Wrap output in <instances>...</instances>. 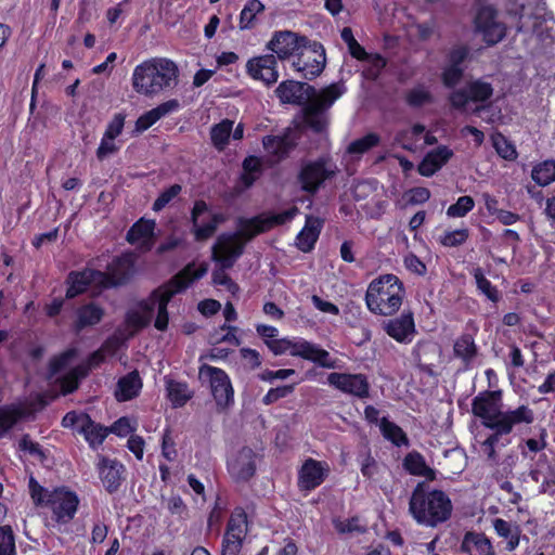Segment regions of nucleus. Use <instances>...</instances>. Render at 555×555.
<instances>
[{
	"instance_id": "1",
	"label": "nucleus",
	"mask_w": 555,
	"mask_h": 555,
	"mask_svg": "<svg viewBox=\"0 0 555 555\" xmlns=\"http://www.w3.org/2000/svg\"><path fill=\"white\" fill-rule=\"evenodd\" d=\"M344 93L343 86L333 83L320 91L314 87L295 80H285L275 89L283 104L302 106V119L306 127L322 132L328 124V109Z\"/></svg>"
},
{
	"instance_id": "2",
	"label": "nucleus",
	"mask_w": 555,
	"mask_h": 555,
	"mask_svg": "<svg viewBox=\"0 0 555 555\" xmlns=\"http://www.w3.org/2000/svg\"><path fill=\"white\" fill-rule=\"evenodd\" d=\"M452 509L450 498L441 490H430L426 481L416 485L409 502V512L415 521L430 528L447 521Z\"/></svg>"
},
{
	"instance_id": "3",
	"label": "nucleus",
	"mask_w": 555,
	"mask_h": 555,
	"mask_svg": "<svg viewBox=\"0 0 555 555\" xmlns=\"http://www.w3.org/2000/svg\"><path fill=\"white\" fill-rule=\"evenodd\" d=\"M472 412L481 420L483 426L500 425L503 429H505L507 421L531 424L534 420L533 411L527 405H520L512 411H503L501 390H486L478 393L473 399Z\"/></svg>"
},
{
	"instance_id": "4",
	"label": "nucleus",
	"mask_w": 555,
	"mask_h": 555,
	"mask_svg": "<svg viewBox=\"0 0 555 555\" xmlns=\"http://www.w3.org/2000/svg\"><path fill=\"white\" fill-rule=\"evenodd\" d=\"M179 69L177 64L168 59H152L134 68L132 77L133 89L144 95H154L178 83Z\"/></svg>"
},
{
	"instance_id": "5",
	"label": "nucleus",
	"mask_w": 555,
	"mask_h": 555,
	"mask_svg": "<svg viewBox=\"0 0 555 555\" xmlns=\"http://www.w3.org/2000/svg\"><path fill=\"white\" fill-rule=\"evenodd\" d=\"M207 263H201L197 268H195L194 263H189L167 283L152 292L149 298V304L153 305V309L157 305V317L154 326L158 331H165L168 326L167 306L171 298L176 294L184 291L191 282L204 276L207 273Z\"/></svg>"
},
{
	"instance_id": "6",
	"label": "nucleus",
	"mask_w": 555,
	"mask_h": 555,
	"mask_svg": "<svg viewBox=\"0 0 555 555\" xmlns=\"http://www.w3.org/2000/svg\"><path fill=\"white\" fill-rule=\"evenodd\" d=\"M404 287L398 276L385 274L374 279L366 291L365 302L370 311L380 315H393L401 307Z\"/></svg>"
},
{
	"instance_id": "7",
	"label": "nucleus",
	"mask_w": 555,
	"mask_h": 555,
	"mask_svg": "<svg viewBox=\"0 0 555 555\" xmlns=\"http://www.w3.org/2000/svg\"><path fill=\"white\" fill-rule=\"evenodd\" d=\"M242 234L243 230L240 228L235 235L222 234L212 246V259L221 264V269L212 273L215 284L227 285L230 282V278L224 273L223 269L231 268L242 254Z\"/></svg>"
},
{
	"instance_id": "8",
	"label": "nucleus",
	"mask_w": 555,
	"mask_h": 555,
	"mask_svg": "<svg viewBox=\"0 0 555 555\" xmlns=\"http://www.w3.org/2000/svg\"><path fill=\"white\" fill-rule=\"evenodd\" d=\"M293 61V68L302 74L306 79H313L319 76L325 66V51L321 43L310 42L304 43Z\"/></svg>"
},
{
	"instance_id": "9",
	"label": "nucleus",
	"mask_w": 555,
	"mask_h": 555,
	"mask_svg": "<svg viewBox=\"0 0 555 555\" xmlns=\"http://www.w3.org/2000/svg\"><path fill=\"white\" fill-rule=\"evenodd\" d=\"M336 172V165L330 158L321 157L306 164L300 170L298 180L304 191L313 194L324 181L332 179Z\"/></svg>"
},
{
	"instance_id": "10",
	"label": "nucleus",
	"mask_w": 555,
	"mask_h": 555,
	"mask_svg": "<svg viewBox=\"0 0 555 555\" xmlns=\"http://www.w3.org/2000/svg\"><path fill=\"white\" fill-rule=\"evenodd\" d=\"M493 94V88L489 82L474 80L464 87L454 90L450 94L451 105L461 111H468V105L473 103H482L489 100Z\"/></svg>"
},
{
	"instance_id": "11",
	"label": "nucleus",
	"mask_w": 555,
	"mask_h": 555,
	"mask_svg": "<svg viewBox=\"0 0 555 555\" xmlns=\"http://www.w3.org/2000/svg\"><path fill=\"white\" fill-rule=\"evenodd\" d=\"M79 504L77 494L65 487L56 488L48 494L47 506L52 509L54 519L61 524L69 522Z\"/></svg>"
},
{
	"instance_id": "12",
	"label": "nucleus",
	"mask_w": 555,
	"mask_h": 555,
	"mask_svg": "<svg viewBox=\"0 0 555 555\" xmlns=\"http://www.w3.org/2000/svg\"><path fill=\"white\" fill-rule=\"evenodd\" d=\"M201 377H208L211 393L221 408H227L233 401V389L227 374L217 367L204 364L199 369Z\"/></svg>"
},
{
	"instance_id": "13",
	"label": "nucleus",
	"mask_w": 555,
	"mask_h": 555,
	"mask_svg": "<svg viewBox=\"0 0 555 555\" xmlns=\"http://www.w3.org/2000/svg\"><path fill=\"white\" fill-rule=\"evenodd\" d=\"M222 220L221 216L208 212V206L204 201H196L191 214L196 241H204L212 236Z\"/></svg>"
},
{
	"instance_id": "14",
	"label": "nucleus",
	"mask_w": 555,
	"mask_h": 555,
	"mask_svg": "<svg viewBox=\"0 0 555 555\" xmlns=\"http://www.w3.org/2000/svg\"><path fill=\"white\" fill-rule=\"evenodd\" d=\"M476 28L483 36L489 44H495L501 41L506 28L503 23L496 20V11L492 7H482L479 9L475 18Z\"/></svg>"
},
{
	"instance_id": "15",
	"label": "nucleus",
	"mask_w": 555,
	"mask_h": 555,
	"mask_svg": "<svg viewBox=\"0 0 555 555\" xmlns=\"http://www.w3.org/2000/svg\"><path fill=\"white\" fill-rule=\"evenodd\" d=\"M102 274L105 280L101 283V288L125 285L133 274V261L129 256L117 257L107 266V271Z\"/></svg>"
},
{
	"instance_id": "16",
	"label": "nucleus",
	"mask_w": 555,
	"mask_h": 555,
	"mask_svg": "<svg viewBox=\"0 0 555 555\" xmlns=\"http://www.w3.org/2000/svg\"><path fill=\"white\" fill-rule=\"evenodd\" d=\"M330 385L359 398L369 396V383L362 374L331 373L327 377Z\"/></svg>"
},
{
	"instance_id": "17",
	"label": "nucleus",
	"mask_w": 555,
	"mask_h": 555,
	"mask_svg": "<svg viewBox=\"0 0 555 555\" xmlns=\"http://www.w3.org/2000/svg\"><path fill=\"white\" fill-rule=\"evenodd\" d=\"M243 524V511L236 508L230 517L221 545V555H240L243 547L241 526Z\"/></svg>"
},
{
	"instance_id": "18",
	"label": "nucleus",
	"mask_w": 555,
	"mask_h": 555,
	"mask_svg": "<svg viewBox=\"0 0 555 555\" xmlns=\"http://www.w3.org/2000/svg\"><path fill=\"white\" fill-rule=\"evenodd\" d=\"M382 327L387 335L398 343L408 344L412 340V336L415 333L413 313L404 311L398 318L385 320L382 323Z\"/></svg>"
},
{
	"instance_id": "19",
	"label": "nucleus",
	"mask_w": 555,
	"mask_h": 555,
	"mask_svg": "<svg viewBox=\"0 0 555 555\" xmlns=\"http://www.w3.org/2000/svg\"><path fill=\"white\" fill-rule=\"evenodd\" d=\"M105 280L102 271L94 269H85L82 271H72L67 276L69 284L66 291V298H74L83 293L89 285L101 287V283Z\"/></svg>"
},
{
	"instance_id": "20",
	"label": "nucleus",
	"mask_w": 555,
	"mask_h": 555,
	"mask_svg": "<svg viewBox=\"0 0 555 555\" xmlns=\"http://www.w3.org/2000/svg\"><path fill=\"white\" fill-rule=\"evenodd\" d=\"M304 43H308L306 37H298L292 31H281L269 42V47L280 59L296 55Z\"/></svg>"
},
{
	"instance_id": "21",
	"label": "nucleus",
	"mask_w": 555,
	"mask_h": 555,
	"mask_svg": "<svg viewBox=\"0 0 555 555\" xmlns=\"http://www.w3.org/2000/svg\"><path fill=\"white\" fill-rule=\"evenodd\" d=\"M275 65V56L273 54H267L249 60L247 63V69L254 79L261 80L269 86L276 82L279 78Z\"/></svg>"
},
{
	"instance_id": "22",
	"label": "nucleus",
	"mask_w": 555,
	"mask_h": 555,
	"mask_svg": "<svg viewBox=\"0 0 555 555\" xmlns=\"http://www.w3.org/2000/svg\"><path fill=\"white\" fill-rule=\"evenodd\" d=\"M293 357H300L326 369H334L336 366L335 361L331 359L326 350L305 339L296 340Z\"/></svg>"
},
{
	"instance_id": "23",
	"label": "nucleus",
	"mask_w": 555,
	"mask_h": 555,
	"mask_svg": "<svg viewBox=\"0 0 555 555\" xmlns=\"http://www.w3.org/2000/svg\"><path fill=\"white\" fill-rule=\"evenodd\" d=\"M295 211L296 209L286 210L271 218L256 217L248 220L245 219V243L276 224H283L289 221L294 217Z\"/></svg>"
},
{
	"instance_id": "24",
	"label": "nucleus",
	"mask_w": 555,
	"mask_h": 555,
	"mask_svg": "<svg viewBox=\"0 0 555 555\" xmlns=\"http://www.w3.org/2000/svg\"><path fill=\"white\" fill-rule=\"evenodd\" d=\"M155 222L140 219L127 232L126 238L130 244L140 243L139 248L147 251L153 246Z\"/></svg>"
},
{
	"instance_id": "25",
	"label": "nucleus",
	"mask_w": 555,
	"mask_h": 555,
	"mask_svg": "<svg viewBox=\"0 0 555 555\" xmlns=\"http://www.w3.org/2000/svg\"><path fill=\"white\" fill-rule=\"evenodd\" d=\"M298 138L297 130L287 129L283 135L266 137L263 146L268 153L282 158L296 145Z\"/></svg>"
},
{
	"instance_id": "26",
	"label": "nucleus",
	"mask_w": 555,
	"mask_h": 555,
	"mask_svg": "<svg viewBox=\"0 0 555 555\" xmlns=\"http://www.w3.org/2000/svg\"><path fill=\"white\" fill-rule=\"evenodd\" d=\"M322 227V219L314 216H307L306 224L296 237L297 247L304 253L310 251L319 238Z\"/></svg>"
},
{
	"instance_id": "27",
	"label": "nucleus",
	"mask_w": 555,
	"mask_h": 555,
	"mask_svg": "<svg viewBox=\"0 0 555 555\" xmlns=\"http://www.w3.org/2000/svg\"><path fill=\"white\" fill-rule=\"evenodd\" d=\"M453 156V152L442 145L427 153L418 165V172L424 177H430L436 173Z\"/></svg>"
},
{
	"instance_id": "28",
	"label": "nucleus",
	"mask_w": 555,
	"mask_h": 555,
	"mask_svg": "<svg viewBox=\"0 0 555 555\" xmlns=\"http://www.w3.org/2000/svg\"><path fill=\"white\" fill-rule=\"evenodd\" d=\"M325 477L324 468L321 463L309 459L302 465L299 472V488L301 490L310 491L320 486Z\"/></svg>"
},
{
	"instance_id": "29",
	"label": "nucleus",
	"mask_w": 555,
	"mask_h": 555,
	"mask_svg": "<svg viewBox=\"0 0 555 555\" xmlns=\"http://www.w3.org/2000/svg\"><path fill=\"white\" fill-rule=\"evenodd\" d=\"M101 479L108 492H115L121 482L122 464L103 457L99 464Z\"/></svg>"
},
{
	"instance_id": "30",
	"label": "nucleus",
	"mask_w": 555,
	"mask_h": 555,
	"mask_svg": "<svg viewBox=\"0 0 555 555\" xmlns=\"http://www.w3.org/2000/svg\"><path fill=\"white\" fill-rule=\"evenodd\" d=\"M141 388L140 375L137 371H132L118 380L115 397L119 402L131 400L139 395Z\"/></svg>"
},
{
	"instance_id": "31",
	"label": "nucleus",
	"mask_w": 555,
	"mask_h": 555,
	"mask_svg": "<svg viewBox=\"0 0 555 555\" xmlns=\"http://www.w3.org/2000/svg\"><path fill=\"white\" fill-rule=\"evenodd\" d=\"M553 21V16L548 13L540 12L533 15L521 14L519 18L518 31L531 30L538 37H542L544 31L548 30L547 23Z\"/></svg>"
},
{
	"instance_id": "32",
	"label": "nucleus",
	"mask_w": 555,
	"mask_h": 555,
	"mask_svg": "<svg viewBox=\"0 0 555 555\" xmlns=\"http://www.w3.org/2000/svg\"><path fill=\"white\" fill-rule=\"evenodd\" d=\"M403 467L411 475L422 476L427 480L436 479V472L426 464L424 456L416 451L410 452L405 455L403 460Z\"/></svg>"
},
{
	"instance_id": "33",
	"label": "nucleus",
	"mask_w": 555,
	"mask_h": 555,
	"mask_svg": "<svg viewBox=\"0 0 555 555\" xmlns=\"http://www.w3.org/2000/svg\"><path fill=\"white\" fill-rule=\"evenodd\" d=\"M493 528L500 537L507 540L506 550L512 552L519 545L521 529L517 524L495 518L493 520Z\"/></svg>"
},
{
	"instance_id": "34",
	"label": "nucleus",
	"mask_w": 555,
	"mask_h": 555,
	"mask_svg": "<svg viewBox=\"0 0 555 555\" xmlns=\"http://www.w3.org/2000/svg\"><path fill=\"white\" fill-rule=\"evenodd\" d=\"M473 547L479 555H489L494 551L491 541L483 533L467 532L462 541L461 551L472 555Z\"/></svg>"
},
{
	"instance_id": "35",
	"label": "nucleus",
	"mask_w": 555,
	"mask_h": 555,
	"mask_svg": "<svg viewBox=\"0 0 555 555\" xmlns=\"http://www.w3.org/2000/svg\"><path fill=\"white\" fill-rule=\"evenodd\" d=\"M104 315V310L98 305L90 302L77 310V320L75 322L76 331H81L87 326L98 324Z\"/></svg>"
},
{
	"instance_id": "36",
	"label": "nucleus",
	"mask_w": 555,
	"mask_h": 555,
	"mask_svg": "<svg viewBox=\"0 0 555 555\" xmlns=\"http://www.w3.org/2000/svg\"><path fill=\"white\" fill-rule=\"evenodd\" d=\"M27 411L21 406L10 404L0 408V438L9 431L20 420L25 417Z\"/></svg>"
},
{
	"instance_id": "37",
	"label": "nucleus",
	"mask_w": 555,
	"mask_h": 555,
	"mask_svg": "<svg viewBox=\"0 0 555 555\" xmlns=\"http://www.w3.org/2000/svg\"><path fill=\"white\" fill-rule=\"evenodd\" d=\"M453 350L454 354L463 360L465 366H468L477 354V347L468 334L462 335L455 340Z\"/></svg>"
},
{
	"instance_id": "38",
	"label": "nucleus",
	"mask_w": 555,
	"mask_h": 555,
	"mask_svg": "<svg viewBox=\"0 0 555 555\" xmlns=\"http://www.w3.org/2000/svg\"><path fill=\"white\" fill-rule=\"evenodd\" d=\"M233 121L223 119L210 130V139L218 151H223L232 133Z\"/></svg>"
},
{
	"instance_id": "39",
	"label": "nucleus",
	"mask_w": 555,
	"mask_h": 555,
	"mask_svg": "<svg viewBox=\"0 0 555 555\" xmlns=\"http://www.w3.org/2000/svg\"><path fill=\"white\" fill-rule=\"evenodd\" d=\"M532 180L541 185L546 186L555 181V160H545L533 167L531 172Z\"/></svg>"
},
{
	"instance_id": "40",
	"label": "nucleus",
	"mask_w": 555,
	"mask_h": 555,
	"mask_svg": "<svg viewBox=\"0 0 555 555\" xmlns=\"http://www.w3.org/2000/svg\"><path fill=\"white\" fill-rule=\"evenodd\" d=\"M141 311H131L127 314V324L139 331L150 324L153 315V305L149 304V300L141 304Z\"/></svg>"
},
{
	"instance_id": "41",
	"label": "nucleus",
	"mask_w": 555,
	"mask_h": 555,
	"mask_svg": "<svg viewBox=\"0 0 555 555\" xmlns=\"http://www.w3.org/2000/svg\"><path fill=\"white\" fill-rule=\"evenodd\" d=\"M168 397L175 406H182L191 399L192 393L184 383L167 382Z\"/></svg>"
},
{
	"instance_id": "42",
	"label": "nucleus",
	"mask_w": 555,
	"mask_h": 555,
	"mask_svg": "<svg viewBox=\"0 0 555 555\" xmlns=\"http://www.w3.org/2000/svg\"><path fill=\"white\" fill-rule=\"evenodd\" d=\"M88 369L86 366H76L69 373L61 378V388L64 395L74 392L78 386L79 380L86 377Z\"/></svg>"
},
{
	"instance_id": "43",
	"label": "nucleus",
	"mask_w": 555,
	"mask_h": 555,
	"mask_svg": "<svg viewBox=\"0 0 555 555\" xmlns=\"http://www.w3.org/2000/svg\"><path fill=\"white\" fill-rule=\"evenodd\" d=\"M433 100L430 91L424 86L412 88L405 94L408 105L414 108L430 104Z\"/></svg>"
},
{
	"instance_id": "44",
	"label": "nucleus",
	"mask_w": 555,
	"mask_h": 555,
	"mask_svg": "<svg viewBox=\"0 0 555 555\" xmlns=\"http://www.w3.org/2000/svg\"><path fill=\"white\" fill-rule=\"evenodd\" d=\"M380 430L385 438L397 446L408 444V438L403 430L395 423L383 417L380 421Z\"/></svg>"
},
{
	"instance_id": "45",
	"label": "nucleus",
	"mask_w": 555,
	"mask_h": 555,
	"mask_svg": "<svg viewBox=\"0 0 555 555\" xmlns=\"http://www.w3.org/2000/svg\"><path fill=\"white\" fill-rule=\"evenodd\" d=\"M473 274L478 289L483 293L489 300L496 302L499 300V293L496 288L492 286L491 282L485 276L482 270L480 268H476L474 269Z\"/></svg>"
},
{
	"instance_id": "46",
	"label": "nucleus",
	"mask_w": 555,
	"mask_h": 555,
	"mask_svg": "<svg viewBox=\"0 0 555 555\" xmlns=\"http://www.w3.org/2000/svg\"><path fill=\"white\" fill-rule=\"evenodd\" d=\"M493 146L496 153L506 160H515L517 158V151L514 144H512L504 135L496 134L493 137Z\"/></svg>"
},
{
	"instance_id": "47",
	"label": "nucleus",
	"mask_w": 555,
	"mask_h": 555,
	"mask_svg": "<svg viewBox=\"0 0 555 555\" xmlns=\"http://www.w3.org/2000/svg\"><path fill=\"white\" fill-rule=\"evenodd\" d=\"M379 142V137L375 133H369L363 138H360L353 142H351L347 149L350 154L361 155L377 145Z\"/></svg>"
},
{
	"instance_id": "48",
	"label": "nucleus",
	"mask_w": 555,
	"mask_h": 555,
	"mask_svg": "<svg viewBox=\"0 0 555 555\" xmlns=\"http://www.w3.org/2000/svg\"><path fill=\"white\" fill-rule=\"evenodd\" d=\"M88 427H83L80 433L85 435L92 447L101 444L108 434V428L96 424L94 421H92V426L88 425Z\"/></svg>"
},
{
	"instance_id": "49",
	"label": "nucleus",
	"mask_w": 555,
	"mask_h": 555,
	"mask_svg": "<svg viewBox=\"0 0 555 555\" xmlns=\"http://www.w3.org/2000/svg\"><path fill=\"white\" fill-rule=\"evenodd\" d=\"M262 172L261 160L257 157L245 158V189L249 188Z\"/></svg>"
},
{
	"instance_id": "50",
	"label": "nucleus",
	"mask_w": 555,
	"mask_h": 555,
	"mask_svg": "<svg viewBox=\"0 0 555 555\" xmlns=\"http://www.w3.org/2000/svg\"><path fill=\"white\" fill-rule=\"evenodd\" d=\"M15 539L11 526H0V555H15Z\"/></svg>"
},
{
	"instance_id": "51",
	"label": "nucleus",
	"mask_w": 555,
	"mask_h": 555,
	"mask_svg": "<svg viewBox=\"0 0 555 555\" xmlns=\"http://www.w3.org/2000/svg\"><path fill=\"white\" fill-rule=\"evenodd\" d=\"M62 425L64 427H77L80 433L83 427L92 426L91 417L86 413H76L74 411L68 412L62 420Z\"/></svg>"
},
{
	"instance_id": "52",
	"label": "nucleus",
	"mask_w": 555,
	"mask_h": 555,
	"mask_svg": "<svg viewBox=\"0 0 555 555\" xmlns=\"http://www.w3.org/2000/svg\"><path fill=\"white\" fill-rule=\"evenodd\" d=\"M474 206L475 202L473 197L467 195L461 196L455 204L451 205L448 208L447 215L452 218L464 217L474 208Z\"/></svg>"
},
{
	"instance_id": "53",
	"label": "nucleus",
	"mask_w": 555,
	"mask_h": 555,
	"mask_svg": "<svg viewBox=\"0 0 555 555\" xmlns=\"http://www.w3.org/2000/svg\"><path fill=\"white\" fill-rule=\"evenodd\" d=\"M467 238L468 230L460 229L444 233V235H442L439 241L443 246L456 247L465 243Z\"/></svg>"
},
{
	"instance_id": "54",
	"label": "nucleus",
	"mask_w": 555,
	"mask_h": 555,
	"mask_svg": "<svg viewBox=\"0 0 555 555\" xmlns=\"http://www.w3.org/2000/svg\"><path fill=\"white\" fill-rule=\"evenodd\" d=\"M182 186L180 184H172L170 188L159 194L153 204L154 211H160L168 205L176 196L180 194Z\"/></svg>"
},
{
	"instance_id": "55",
	"label": "nucleus",
	"mask_w": 555,
	"mask_h": 555,
	"mask_svg": "<svg viewBox=\"0 0 555 555\" xmlns=\"http://www.w3.org/2000/svg\"><path fill=\"white\" fill-rule=\"evenodd\" d=\"M295 389V385H284L276 388H271L262 399L266 405L272 404L280 399L289 396Z\"/></svg>"
},
{
	"instance_id": "56",
	"label": "nucleus",
	"mask_w": 555,
	"mask_h": 555,
	"mask_svg": "<svg viewBox=\"0 0 555 555\" xmlns=\"http://www.w3.org/2000/svg\"><path fill=\"white\" fill-rule=\"evenodd\" d=\"M519 424H525V422H512L507 421V424L505 426V429H503L500 425L498 426H486L489 429L494 430L483 442L489 443L490 446L495 447L496 443L500 441V437L502 435H507L513 430V427Z\"/></svg>"
},
{
	"instance_id": "57",
	"label": "nucleus",
	"mask_w": 555,
	"mask_h": 555,
	"mask_svg": "<svg viewBox=\"0 0 555 555\" xmlns=\"http://www.w3.org/2000/svg\"><path fill=\"white\" fill-rule=\"evenodd\" d=\"M266 344L274 354H283V353L289 352V354L293 356L294 346L296 345V340H289L286 338L271 339V340H267Z\"/></svg>"
},
{
	"instance_id": "58",
	"label": "nucleus",
	"mask_w": 555,
	"mask_h": 555,
	"mask_svg": "<svg viewBox=\"0 0 555 555\" xmlns=\"http://www.w3.org/2000/svg\"><path fill=\"white\" fill-rule=\"evenodd\" d=\"M264 10V5L259 0H250L245 5V28L255 26L256 16Z\"/></svg>"
},
{
	"instance_id": "59",
	"label": "nucleus",
	"mask_w": 555,
	"mask_h": 555,
	"mask_svg": "<svg viewBox=\"0 0 555 555\" xmlns=\"http://www.w3.org/2000/svg\"><path fill=\"white\" fill-rule=\"evenodd\" d=\"M517 461L518 455L515 452L507 454L500 463V468L494 473L495 478L499 479L512 475Z\"/></svg>"
},
{
	"instance_id": "60",
	"label": "nucleus",
	"mask_w": 555,
	"mask_h": 555,
	"mask_svg": "<svg viewBox=\"0 0 555 555\" xmlns=\"http://www.w3.org/2000/svg\"><path fill=\"white\" fill-rule=\"evenodd\" d=\"M463 67L449 64L442 74L443 83L447 87H453L460 82L463 77Z\"/></svg>"
},
{
	"instance_id": "61",
	"label": "nucleus",
	"mask_w": 555,
	"mask_h": 555,
	"mask_svg": "<svg viewBox=\"0 0 555 555\" xmlns=\"http://www.w3.org/2000/svg\"><path fill=\"white\" fill-rule=\"evenodd\" d=\"M29 490L34 502L37 505L47 504L48 494L50 493L41 487L34 477L29 479Z\"/></svg>"
},
{
	"instance_id": "62",
	"label": "nucleus",
	"mask_w": 555,
	"mask_h": 555,
	"mask_svg": "<svg viewBox=\"0 0 555 555\" xmlns=\"http://www.w3.org/2000/svg\"><path fill=\"white\" fill-rule=\"evenodd\" d=\"M335 528L341 533L364 532L365 528L360 525L359 518L354 517L345 521H337Z\"/></svg>"
},
{
	"instance_id": "63",
	"label": "nucleus",
	"mask_w": 555,
	"mask_h": 555,
	"mask_svg": "<svg viewBox=\"0 0 555 555\" xmlns=\"http://www.w3.org/2000/svg\"><path fill=\"white\" fill-rule=\"evenodd\" d=\"M157 120H159V118L153 108L138 118L135 121V130L138 132H143L153 126Z\"/></svg>"
},
{
	"instance_id": "64",
	"label": "nucleus",
	"mask_w": 555,
	"mask_h": 555,
	"mask_svg": "<svg viewBox=\"0 0 555 555\" xmlns=\"http://www.w3.org/2000/svg\"><path fill=\"white\" fill-rule=\"evenodd\" d=\"M134 427L131 426L130 420L126 416L117 420L109 428L108 433H114L117 436L125 437L128 434L132 433Z\"/></svg>"
}]
</instances>
